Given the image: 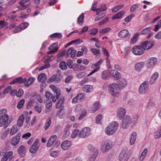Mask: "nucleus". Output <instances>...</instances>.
Returning a JSON list of instances; mask_svg holds the SVG:
<instances>
[{
  "mask_svg": "<svg viewBox=\"0 0 161 161\" xmlns=\"http://www.w3.org/2000/svg\"><path fill=\"white\" fill-rule=\"evenodd\" d=\"M6 112L5 109L0 110V126H4V129L6 128L11 122L10 119H8V115L5 114Z\"/></svg>",
  "mask_w": 161,
  "mask_h": 161,
  "instance_id": "1",
  "label": "nucleus"
},
{
  "mask_svg": "<svg viewBox=\"0 0 161 161\" xmlns=\"http://www.w3.org/2000/svg\"><path fill=\"white\" fill-rule=\"evenodd\" d=\"M134 123L130 116L126 115L122 120L120 127L122 129H126L128 128L130 125L134 124Z\"/></svg>",
  "mask_w": 161,
  "mask_h": 161,
  "instance_id": "2",
  "label": "nucleus"
},
{
  "mask_svg": "<svg viewBox=\"0 0 161 161\" xmlns=\"http://www.w3.org/2000/svg\"><path fill=\"white\" fill-rule=\"evenodd\" d=\"M148 89V81H144L140 85L139 88V92L140 94H144L147 91Z\"/></svg>",
  "mask_w": 161,
  "mask_h": 161,
  "instance_id": "3",
  "label": "nucleus"
},
{
  "mask_svg": "<svg viewBox=\"0 0 161 161\" xmlns=\"http://www.w3.org/2000/svg\"><path fill=\"white\" fill-rule=\"evenodd\" d=\"M132 53L136 55H141L145 51L143 46L141 44L139 46H135L131 49Z\"/></svg>",
  "mask_w": 161,
  "mask_h": 161,
  "instance_id": "4",
  "label": "nucleus"
},
{
  "mask_svg": "<svg viewBox=\"0 0 161 161\" xmlns=\"http://www.w3.org/2000/svg\"><path fill=\"white\" fill-rule=\"evenodd\" d=\"M91 129L88 127H86L82 129L80 132L79 136L81 138H86L88 136L91 134Z\"/></svg>",
  "mask_w": 161,
  "mask_h": 161,
  "instance_id": "5",
  "label": "nucleus"
},
{
  "mask_svg": "<svg viewBox=\"0 0 161 161\" xmlns=\"http://www.w3.org/2000/svg\"><path fill=\"white\" fill-rule=\"evenodd\" d=\"M121 88L119 85L115 83L111 84V95L114 97H117L119 95Z\"/></svg>",
  "mask_w": 161,
  "mask_h": 161,
  "instance_id": "6",
  "label": "nucleus"
},
{
  "mask_svg": "<svg viewBox=\"0 0 161 161\" xmlns=\"http://www.w3.org/2000/svg\"><path fill=\"white\" fill-rule=\"evenodd\" d=\"M126 113V109L122 107L119 108L117 110V118L121 120L123 119Z\"/></svg>",
  "mask_w": 161,
  "mask_h": 161,
  "instance_id": "7",
  "label": "nucleus"
},
{
  "mask_svg": "<svg viewBox=\"0 0 161 161\" xmlns=\"http://www.w3.org/2000/svg\"><path fill=\"white\" fill-rule=\"evenodd\" d=\"M141 44L144 50H146L149 49L153 47L155 44V42L153 40L146 41L142 42Z\"/></svg>",
  "mask_w": 161,
  "mask_h": 161,
  "instance_id": "8",
  "label": "nucleus"
},
{
  "mask_svg": "<svg viewBox=\"0 0 161 161\" xmlns=\"http://www.w3.org/2000/svg\"><path fill=\"white\" fill-rule=\"evenodd\" d=\"M38 142L39 140L36 139L29 149L30 152L31 153H35L38 150L39 147V145H38Z\"/></svg>",
  "mask_w": 161,
  "mask_h": 161,
  "instance_id": "9",
  "label": "nucleus"
},
{
  "mask_svg": "<svg viewBox=\"0 0 161 161\" xmlns=\"http://www.w3.org/2000/svg\"><path fill=\"white\" fill-rule=\"evenodd\" d=\"M130 33L129 31L126 29L122 30L118 34V36L120 38H126L129 37Z\"/></svg>",
  "mask_w": 161,
  "mask_h": 161,
  "instance_id": "10",
  "label": "nucleus"
},
{
  "mask_svg": "<svg viewBox=\"0 0 161 161\" xmlns=\"http://www.w3.org/2000/svg\"><path fill=\"white\" fill-rule=\"evenodd\" d=\"M76 50L74 49L73 47H70L66 52L65 56L68 58L70 54H71V57L72 59L75 56Z\"/></svg>",
  "mask_w": 161,
  "mask_h": 161,
  "instance_id": "11",
  "label": "nucleus"
},
{
  "mask_svg": "<svg viewBox=\"0 0 161 161\" xmlns=\"http://www.w3.org/2000/svg\"><path fill=\"white\" fill-rule=\"evenodd\" d=\"M72 146V143L70 141L66 140L64 142L61 144V146L63 150H67L69 149Z\"/></svg>",
  "mask_w": 161,
  "mask_h": 161,
  "instance_id": "12",
  "label": "nucleus"
},
{
  "mask_svg": "<svg viewBox=\"0 0 161 161\" xmlns=\"http://www.w3.org/2000/svg\"><path fill=\"white\" fill-rule=\"evenodd\" d=\"M58 43L56 42L53 43L52 45L50 46L48 48V49L50 51L47 52V53L50 54L57 52L58 50V47H57Z\"/></svg>",
  "mask_w": 161,
  "mask_h": 161,
  "instance_id": "13",
  "label": "nucleus"
},
{
  "mask_svg": "<svg viewBox=\"0 0 161 161\" xmlns=\"http://www.w3.org/2000/svg\"><path fill=\"white\" fill-rule=\"evenodd\" d=\"M21 134L18 133L16 137H13L11 140V143L12 145L15 146L18 144L19 141Z\"/></svg>",
  "mask_w": 161,
  "mask_h": 161,
  "instance_id": "14",
  "label": "nucleus"
},
{
  "mask_svg": "<svg viewBox=\"0 0 161 161\" xmlns=\"http://www.w3.org/2000/svg\"><path fill=\"white\" fill-rule=\"evenodd\" d=\"M137 133L135 131L133 132L130 135L129 144L130 145H132L135 143Z\"/></svg>",
  "mask_w": 161,
  "mask_h": 161,
  "instance_id": "15",
  "label": "nucleus"
},
{
  "mask_svg": "<svg viewBox=\"0 0 161 161\" xmlns=\"http://www.w3.org/2000/svg\"><path fill=\"white\" fill-rule=\"evenodd\" d=\"M119 126V123L117 121H114L111 123V134L115 133Z\"/></svg>",
  "mask_w": 161,
  "mask_h": 161,
  "instance_id": "16",
  "label": "nucleus"
},
{
  "mask_svg": "<svg viewBox=\"0 0 161 161\" xmlns=\"http://www.w3.org/2000/svg\"><path fill=\"white\" fill-rule=\"evenodd\" d=\"M157 61V59L155 57H152L149 58L147 61V67L148 68H150L154 65Z\"/></svg>",
  "mask_w": 161,
  "mask_h": 161,
  "instance_id": "17",
  "label": "nucleus"
},
{
  "mask_svg": "<svg viewBox=\"0 0 161 161\" xmlns=\"http://www.w3.org/2000/svg\"><path fill=\"white\" fill-rule=\"evenodd\" d=\"M144 65L145 63L144 62H138L135 64L134 69L137 71L140 72L143 68Z\"/></svg>",
  "mask_w": 161,
  "mask_h": 161,
  "instance_id": "18",
  "label": "nucleus"
},
{
  "mask_svg": "<svg viewBox=\"0 0 161 161\" xmlns=\"http://www.w3.org/2000/svg\"><path fill=\"white\" fill-rule=\"evenodd\" d=\"M111 75L110 71L106 70L103 71L101 75L102 78L104 80H108L110 78Z\"/></svg>",
  "mask_w": 161,
  "mask_h": 161,
  "instance_id": "19",
  "label": "nucleus"
},
{
  "mask_svg": "<svg viewBox=\"0 0 161 161\" xmlns=\"http://www.w3.org/2000/svg\"><path fill=\"white\" fill-rule=\"evenodd\" d=\"M121 77V74L118 71H114L111 74V77L115 80H118L120 79Z\"/></svg>",
  "mask_w": 161,
  "mask_h": 161,
  "instance_id": "20",
  "label": "nucleus"
},
{
  "mask_svg": "<svg viewBox=\"0 0 161 161\" xmlns=\"http://www.w3.org/2000/svg\"><path fill=\"white\" fill-rule=\"evenodd\" d=\"M57 136L55 135L52 136L49 140L47 144V147H49L53 145L56 140Z\"/></svg>",
  "mask_w": 161,
  "mask_h": 161,
  "instance_id": "21",
  "label": "nucleus"
},
{
  "mask_svg": "<svg viewBox=\"0 0 161 161\" xmlns=\"http://www.w3.org/2000/svg\"><path fill=\"white\" fill-rule=\"evenodd\" d=\"M93 89L92 86L91 85H85L83 86L82 90L85 92L87 93L90 92Z\"/></svg>",
  "mask_w": 161,
  "mask_h": 161,
  "instance_id": "22",
  "label": "nucleus"
},
{
  "mask_svg": "<svg viewBox=\"0 0 161 161\" xmlns=\"http://www.w3.org/2000/svg\"><path fill=\"white\" fill-rule=\"evenodd\" d=\"M18 153L21 157L24 156L25 153V148L24 146L21 145L18 149Z\"/></svg>",
  "mask_w": 161,
  "mask_h": 161,
  "instance_id": "23",
  "label": "nucleus"
},
{
  "mask_svg": "<svg viewBox=\"0 0 161 161\" xmlns=\"http://www.w3.org/2000/svg\"><path fill=\"white\" fill-rule=\"evenodd\" d=\"M100 106V104L98 102H96L92 105L91 111L92 113H94L98 110Z\"/></svg>",
  "mask_w": 161,
  "mask_h": 161,
  "instance_id": "24",
  "label": "nucleus"
},
{
  "mask_svg": "<svg viewBox=\"0 0 161 161\" xmlns=\"http://www.w3.org/2000/svg\"><path fill=\"white\" fill-rule=\"evenodd\" d=\"M46 79V75L44 73L38 75L37 77L38 80L40 82H44Z\"/></svg>",
  "mask_w": 161,
  "mask_h": 161,
  "instance_id": "25",
  "label": "nucleus"
},
{
  "mask_svg": "<svg viewBox=\"0 0 161 161\" xmlns=\"http://www.w3.org/2000/svg\"><path fill=\"white\" fill-rule=\"evenodd\" d=\"M158 76V73L157 72H155L151 76L150 82L152 84L155 83Z\"/></svg>",
  "mask_w": 161,
  "mask_h": 161,
  "instance_id": "26",
  "label": "nucleus"
},
{
  "mask_svg": "<svg viewBox=\"0 0 161 161\" xmlns=\"http://www.w3.org/2000/svg\"><path fill=\"white\" fill-rule=\"evenodd\" d=\"M127 82L125 79H122L119 81V86L121 89L125 88L127 85Z\"/></svg>",
  "mask_w": 161,
  "mask_h": 161,
  "instance_id": "27",
  "label": "nucleus"
},
{
  "mask_svg": "<svg viewBox=\"0 0 161 161\" xmlns=\"http://www.w3.org/2000/svg\"><path fill=\"white\" fill-rule=\"evenodd\" d=\"M24 79L25 80L24 81L25 82H24L25 85L28 86H29L30 85L32 84L35 80V79L33 77L30 78L28 80L25 78H24Z\"/></svg>",
  "mask_w": 161,
  "mask_h": 161,
  "instance_id": "28",
  "label": "nucleus"
},
{
  "mask_svg": "<svg viewBox=\"0 0 161 161\" xmlns=\"http://www.w3.org/2000/svg\"><path fill=\"white\" fill-rule=\"evenodd\" d=\"M110 148V143L109 142H108L102 146V149L103 152H106Z\"/></svg>",
  "mask_w": 161,
  "mask_h": 161,
  "instance_id": "29",
  "label": "nucleus"
},
{
  "mask_svg": "<svg viewBox=\"0 0 161 161\" xmlns=\"http://www.w3.org/2000/svg\"><path fill=\"white\" fill-rule=\"evenodd\" d=\"M24 115L23 114L21 115L17 120V125L19 127L22 126L24 122Z\"/></svg>",
  "mask_w": 161,
  "mask_h": 161,
  "instance_id": "30",
  "label": "nucleus"
},
{
  "mask_svg": "<svg viewBox=\"0 0 161 161\" xmlns=\"http://www.w3.org/2000/svg\"><path fill=\"white\" fill-rule=\"evenodd\" d=\"M124 14L125 12L124 11H120L117 13L116 15L113 16L112 19H114L121 18Z\"/></svg>",
  "mask_w": 161,
  "mask_h": 161,
  "instance_id": "31",
  "label": "nucleus"
},
{
  "mask_svg": "<svg viewBox=\"0 0 161 161\" xmlns=\"http://www.w3.org/2000/svg\"><path fill=\"white\" fill-rule=\"evenodd\" d=\"M18 131L17 126L16 125H14L11 129L10 132V136H12L14 135Z\"/></svg>",
  "mask_w": 161,
  "mask_h": 161,
  "instance_id": "32",
  "label": "nucleus"
},
{
  "mask_svg": "<svg viewBox=\"0 0 161 161\" xmlns=\"http://www.w3.org/2000/svg\"><path fill=\"white\" fill-rule=\"evenodd\" d=\"M127 150L126 149H123L119 154V160L120 161L123 160L124 158L126 153Z\"/></svg>",
  "mask_w": 161,
  "mask_h": 161,
  "instance_id": "33",
  "label": "nucleus"
},
{
  "mask_svg": "<svg viewBox=\"0 0 161 161\" xmlns=\"http://www.w3.org/2000/svg\"><path fill=\"white\" fill-rule=\"evenodd\" d=\"M148 149L147 148H145L144 149L140 157L139 160L140 161H142L145 158Z\"/></svg>",
  "mask_w": 161,
  "mask_h": 161,
  "instance_id": "34",
  "label": "nucleus"
},
{
  "mask_svg": "<svg viewBox=\"0 0 161 161\" xmlns=\"http://www.w3.org/2000/svg\"><path fill=\"white\" fill-rule=\"evenodd\" d=\"M70 125H67L65 128L64 130V136L65 137H67L70 134Z\"/></svg>",
  "mask_w": 161,
  "mask_h": 161,
  "instance_id": "35",
  "label": "nucleus"
},
{
  "mask_svg": "<svg viewBox=\"0 0 161 161\" xmlns=\"http://www.w3.org/2000/svg\"><path fill=\"white\" fill-rule=\"evenodd\" d=\"M98 153L96 152L95 153H90V157L89 158L88 161H94L97 156L98 155Z\"/></svg>",
  "mask_w": 161,
  "mask_h": 161,
  "instance_id": "36",
  "label": "nucleus"
},
{
  "mask_svg": "<svg viewBox=\"0 0 161 161\" xmlns=\"http://www.w3.org/2000/svg\"><path fill=\"white\" fill-rule=\"evenodd\" d=\"M88 149L91 151V153H95L96 152L98 153V150L97 148H96L91 145H90L88 146Z\"/></svg>",
  "mask_w": 161,
  "mask_h": 161,
  "instance_id": "37",
  "label": "nucleus"
},
{
  "mask_svg": "<svg viewBox=\"0 0 161 161\" xmlns=\"http://www.w3.org/2000/svg\"><path fill=\"white\" fill-rule=\"evenodd\" d=\"M103 54L107 56V57L106 59V62L108 64H109L110 65V60L108 59V57L110 56L109 53H108L107 49L105 48H103Z\"/></svg>",
  "mask_w": 161,
  "mask_h": 161,
  "instance_id": "38",
  "label": "nucleus"
},
{
  "mask_svg": "<svg viewBox=\"0 0 161 161\" xmlns=\"http://www.w3.org/2000/svg\"><path fill=\"white\" fill-rule=\"evenodd\" d=\"M84 14L82 13L78 18L77 20L78 23L80 25H82L84 21Z\"/></svg>",
  "mask_w": 161,
  "mask_h": 161,
  "instance_id": "39",
  "label": "nucleus"
},
{
  "mask_svg": "<svg viewBox=\"0 0 161 161\" xmlns=\"http://www.w3.org/2000/svg\"><path fill=\"white\" fill-rule=\"evenodd\" d=\"M151 30V28L149 27L145 28L141 32L140 34L142 35H145L148 34Z\"/></svg>",
  "mask_w": 161,
  "mask_h": 161,
  "instance_id": "40",
  "label": "nucleus"
},
{
  "mask_svg": "<svg viewBox=\"0 0 161 161\" xmlns=\"http://www.w3.org/2000/svg\"><path fill=\"white\" fill-rule=\"evenodd\" d=\"M103 119V115L101 114H99L96 117V122L97 124H101V120Z\"/></svg>",
  "mask_w": 161,
  "mask_h": 161,
  "instance_id": "41",
  "label": "nucleus"
},
{
  "mask_svg": "<svg viewBox=\"0 0 161 161\" xmlns=\"http://www.w3.org/2000/svg\"><path fill=\"white\" fill-rule=\"evenodd\" d=\"M64 99L63 98H61L60 99L58 100L56 104V108H59L61 105L64 103Z\"/></svg>",
  "mask_w": 161,
  "mask_h": 161,
  "instance_id": "42",
  "label": "nucleus"
},
{
  "mask_svg": "<svg viewBox=\"0 0 161 161\" xmlns=\"http://www.w3.org/2000/svg\"><path fill=\"white\" fill-rule=\"evenodd\" d=\"M52 88H51L53 89V92L56 93V96H57V98H58L60 95V93L59 91L56 88V87L54 86H52Z\"/></svg>",
  "mask_w": 161,
  "mask_h": 161,
  "instance_id": "43",
  "label": "nucleus"
},
{
  "mask_svg": "<svg viewBox=\"0 0 161 161\" xmlns=\"http://www.w3.org/2000/svg\"><path fill=\"white\" fill-rule=\"evenodd\" d=\"M80 130L78 129L75 130L72 133L71 136L72 138H75L76 136L79 134Z\"/></svg>",
  "mask_w": 161,
  "mask_h": 161,
  "instance_id": "44",
  "label": "nucleus"
},
{
  "mask_svg": "<svg viewBox=\"0 0 161 161\" xmlns=\"http://www.w3.org/2000/svg\"><path fill=\"white\" fill-rule=\"evenodd\" d=\"M51 124V118L49 117L47 120L46 123L44 127L45 130H47L50 126Z\"/></svg>",
  "mask_w": 161,
  "mask_h": 161,
  "instance_id": "45",
  "label": "nucleus"
},
{
  "mask_svg": "<svg viewBox=\"0 0 161 161\" xmlns=\"http://www.w3.org/2000/svg\"><path fill=\"white\" fill-rule=\"evenodd\" d=\"M25 100L24 99L20 100L18 103L17 105V108L19 109L21 108L24 104Z\"/></svg>",
  "mask_w": 161,
  "mask_h": 161,
  "instance_id": "46",
  "label": "nucleus"
},
{
  "mask_svg": "<svg viewBox=\"0 0 161 161\" xmlns=\"http://www.w3.org/2000/svg\"><path fill=\"white\" fill-rule=\"evenodd\" d=\"M59 66L60 69L62 70L66 69L67 68L65 62L64 61H63L60 63Z\"/></svg>",
  "mask_w": 161,
  "mask_h": 161,
  "instance_id": "47",
  "label": "nucleus"
},
{
  "mask_svg": "<svg viewBox=\"0 0 161 161\" xmlns=\"http://www.w3.org/2000/svg\"><path fill=\"white\" fill-rule=\"evenodd\" d=\"M135 16V14H131L126 17L125 19L124 20L125 22H126L127 23H128L130 21H131L132 18L134 17Z\"/></svg>",
  "mask_w": 161,
  "mask_h": 161,
  "instance_id": "48",
  "label": "nucleus"
},
{
  "mask_svg": "<svg viewBox=\"0 0 161 161\" xmlns=\"http://www.w3.org/2000/svg\"><path fill=\"white\" fill-rule=\"evenodd\" d=\"M56 78V83H58L60 82L62 78V76L61 74L60 73L58 74H55Z\"/></svg>",
  "mask_w": 161,
  "mask_h": 161,
  "instance_id": "49",
  "label": "nucleus"
},
{
  "mask_svg": "<svg viewBox=\"0 0 161 161\" xmlns=\"http://www.w3.org/2000/svg\"><path fill=\"white\" fill-rule=\"evenodd\" d=\"M124 7V5L117 6L115 7L112 10V11L113 12H117L119 9L122 8Z\"/></svg>",
  "mask_w": 161,
  "mask_h": 161,
  "instance_id": "50",
  "label": "nucleus"
},
{
  "mask_svg": "<svg viewBox=\"0 0 161 161\" xmlns=\"http://www.w3.org/2000/svg\"><path fill=\"white\" fill-rule=\"evenodd\" d=\"M91 50L92 53L95 55L97 56L100 53V50L92 48L91 49Z\"/></svg>",
  "mask_w": 161,
  "mask_h": 161,
  "instance_id": "51",
  "label": "nucleus"
},
{
  "mask_svg": "<svg viewBox=\"0 0 161 161\" xmlns=\"http://www.w3.org/2000/svg\"><path fill=\"white\" fill-rule=\"evenodd\" d=\"M155 28L153 29V30L156 32L161 27V19L158 22L157 25H155Z\"/></svg>",
  "mask_w": 161,
  "mask_h": 161,
  "instance_id": "52",
  "label": "nucleus"
},
{
  "mask_svg": "<svg viewBox=\"0 0 161 161\" xmlns=\"http://www.w3.org/2000/svg\"><path fill=\"white\" fill-rule=\"evenodd\" d=\"M58 150L52 151L50 153V156L54 158H56L58 156Z\"/></svg>",
  "mask_w": 161,
  "mask_h": 161,
  "instance_id": "53",
  "label": "nucleus"
},
{
  "mask_svg": "<svg viewBox=\"0 0 161 161\" xmlns=\"http://www.w3.org/2000/svg\"><path fill=\"white\" fill-rule=\"evenodd\" d=\"M105 133L108 135H111V125L109 124L105 129Z\"/></svg>",
  "mask_w": 161,
  "mask_h": 161,
  "instance_id": "54",
  "label": "nucleus"
},
{
  "mask_svg": "<svg viewBox=\"0 0 161 161\" xmlns=\"http://www.w3.org/2000/svg\"><path fill=\"white\" fill-rule=\"evenodd\" d=\"M15 80L16 82V83H24L25 80L24 79H23L22 77H18L15 79Z\"/></svg>",
  "mask_w": 161,
  "mask_h": 161,
  "instance_id": "55",
  "label": "nucleus"
},
{
  "mask_svg": "<svg viewBox=\"0 0 161 161\" xmlns=\"http://www.w3.org/2000/svg\"><path fill=\"white\" fill-rule=\"evenodd\" d=\"M86 75V74L84 72H82L78 73L76 75V76L78 78H82Z\"/></svg>",
  "mask_w": 161,
  "mask_h": 161,
  "instance_id": "56",
  "label": "nucleus"
},
{
  "mask_svg": "<svg viewBox=\"0 0 161 161\" xmlns=\"http://www.w3.org/2000/svg\"><path fill=\"white\" fill-rule=\"evenodd\" d=\"M29 25V24L27 22H25L20 25L19 27L21 29H24L26 28Z\"/></svg>",
  "mask_w": 161,
  "mask_h": 161,
  "instance_id": "57",
  "label": "nucleus"
},
{
  "mask_svg": "<svg viewBox=\"0 0 161 161\" xmlns=\"http://www.w3.org/2000/svg\"><path fill=\"white\" fill-rule=\"evenodd\" d=\"M45 97L47 99H51L53 97V95L50 92L47 91L46 93Z\"/></svg>",
  "mask_w": 161,
  "mask_h": 161,
  "instance_id": "58",
  "label": "nucleus"
},
{
  "mask_svg": "<svg viewBox=\"0 0 161 161\" xmlns=\"http://www.w3.org/2000/svg\"><path fill=\"white\" fill-rule=\"evenodd\" d=\"M50 36L52 38L58 37L60 38L62 36L61 33H55L50 35Z\"/></svg>",
  "mask_w": 161,
  "mask_h": 161,
  "instance_id": "59",
  "label": "nucleus"
},
{
  "mask_svg": "<svg viewBox=\"0 0 161 161\" xmlns=\"http://www.w3.org/2000/svg\"><path fill=\"white\" fill-rule=\"evenodd\" d=\"M98 30L97 28H95L91 30L90 31V35H95L98 32Z\"/></svg>",
  "mask_w": 161,
  "mask_h": 161,
  "instance_id": "60",
  "label": "nucleus"
},
{
  "mask_svg": "<svg viewBox=\"0 0 161 161\" xmlns=\"http://www.w3.org/2000/svg\"><path fill=\"white\" fill-rule=\"evenodd\" d=\"M55 75H54L52 76H51L48 80L47 82L48 83H50L51 82L55 81L56 82Z\"/></svg>",
  "mask_w": 161,
  "mask_h": 161,
  "instance_id": "61",
  "label": "nucleus"
},
{
  "mask_svg": "<svg viewBox=\"0 0 161 161\" xmlns=\"http://www.w3.org/2000/svg\"><path fill=\"white\" fill-rule=\"evenodd\" d=\"M114 69H113V71H120L121 70V68L118 64H115L114 66Z\"/></svg>",
  "mask_w": 161,
  "mask_h": 161,
  "instance_id": "62",
  "label": "nucleus"
},
{
  "mask_svg": "<svg viewBox=\"0 0 161 161\" xmlns=\"http://www.w3.org/2000/svg\"><path fill=\"white\" fill-rule=\"evenodd\" d=\"M24 93V92L23 90L21 89H19L18 92L16 93V96L18 97H21Z\"/></svg>",
  "mask_w": 161,
  "mask_h": 161,
  "instance_id": "63",
  "label": "nucleus"
},
{
  "mask_svg": "<svg viewBox=\"0 0 161 161\" xmlns=\"http://www.w3.org/2000/svg\"><path fill=\"white\" fill-rule=\"evenodd\" d=\"M161 136V132L160 130L157 131L154 135V137L156 139H158Z\"/></svg>",
  "mask_w": 161,
  "mask_h": 161,
  "instance_id": "64",
  "label": "nucleus"
}]
</instances>
